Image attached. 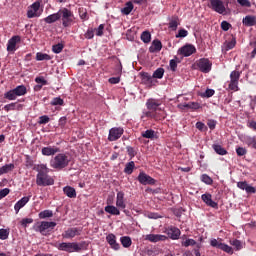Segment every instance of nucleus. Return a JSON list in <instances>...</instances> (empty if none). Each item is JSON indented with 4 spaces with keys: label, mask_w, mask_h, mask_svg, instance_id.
<instances>
[{
    "label": "nucleus",
    "mask_w": 256,
    "mask_h": 256,
    "mask_svg": "<svg viewBox=\"0 0 256 256\" xmlns=\"http://www.w3.org/2000/svg\"><path fill=\"white\" fill-rule=\"evenodd\" d=\"M133 9H134L133 2L128 1L125 4V7L122 8L121 13H123V15H129L131 13V11H133Z\"/></svg>",
    "instance_id": "obj_30"
},
{
    "label": "nucleus",
    "mask_w": 256,
    "mask_h": 256,
    "mask_svg": "<svg viewBox=\"0 0 256 256\" xmlns=\"http://www.w3.org/2000/svg\"><path fill=\"white\" fill-rule=\"evenodd\" d=\"M49 168L47 165H41L40 170L36 176V184L39 187H48L49 185H55V180L49 176Z\"/></svg>",
    "instance_id": "obj_2"
},
{
    "label": "nucleus",
    "mask_w": 256,
    "mask_h": 256,
    "mask_svg": "<svg viewBox=\"0 0 256 256\" xmlns=\"http://www.w3.org/2000/svg\"><path fill=\"white\" fill-rule=\"evenodd\" d=\"M11 190L9 188H4L0 190V199H3L4 197H7L8 193H10Z\"/></svg>",
    "instance_id": "obj_62"
},
{
    "label": "nucleus",
    "mask_w": 256,
    "mask_h": 256,
    "mask_svg": "<svg viewBox=\"0 0 256 256\" xmlns=\"http://www.w3.org/2000/svg\"><path fill=\"white\" fill-rule=\"evenodd\" d=\"M64 101L61 99V97H56L52 100L51 105L57 106V105H63Z\"/></svg>",
    "instance_id": "obj_55"
},
{
    "label": "nucleus",
    "mask_w": 256,
    "mask_h": 256,
    "mask_svg": "<svg viewBox=\"0 0 256 256\" xmlns=\"http://www.w3.org/2000/svg\"><path fill=\"white\" fill-rule=\"evenodd\" d=\"M36 61H51V57L49 56V54L38 52L36 54Z\"/></svg>",
    "instance_id": "obj_36"
},
{
    "label": "nucleus",
    "mask_w": 256,
    "mask_h": 256,
    "mask_svg": "<svg viewBox=\"0 0 256 256\" xmlns=\"http://www.w3.org/2000/svg\"><path fill=\"white\" fill-rule=\"evenodd\" d=\"M229 243H230V245H232V247H234L236 249V251H241V249H243V245L237 239H232L229 241Z\"/></svg>",
    "instance_id": "obj_37"
},
{
    "label": "nucleus",
    "mask_w": 256,
    "mask_h": 256,
    "mask_svg": "<svg viewBox=\"0 0 256 256\" xmlns=\"http://www.w3.org/2000/svg\"><path fill=\"white\" fill-rule=\"evenodd\" d=\"M215 95V90L213 89H207L205 93L202 95V97H213Z\"/></svg>",
    "instance_id": "obj_58"
},
{
    "label": "nucleus",
    "mask_w": 256,
    "mask_h": 256,
    "mask_svg": "<svg viewBox=\"0 0 256 256\" xmlns=\"http://www.w3.org/2000/svg\"><path fill=\"white\" fill-rule=\"evenodd\" d=\"M243 25L246 27H255L256 25V17L248 15L242 20Z\"/></svg>",
    "instance_id": "obj_23"
},
{
    "label": "nucleus",
    "mask_w": 256,
    "mask_h": 256,
    "mask_svg": "<svg viewBox=\"0 0 256 256\" xmlns=\"http://www.w3.org/2000/svg\"><path fill=\"white\" fill-rule=\"evenodd\" d=\"M0 239H2V241H5V239H9V230L0 229Z\"/></svg>",
    "instance_id": "obj_48"
},
{
    "label": "nucleus",
    "mask_w": 256,
    "mask_h": 256,
    "mask_svg": "<svg viewBox=\"0 0 256 256\" xmlns=\"http://www.w3.org/2000/svg\"><path fill=\"white\" fill-rule=\"evenodd\" d=\"M133 169H135V162L131 161L126 164L124 172H126L127 175H131V173H133Z\"/></svg>",
    "instance_id": "obj_41"
},
{
    "label": "nucleus",
    "mask_w": 256,
    "mask_h": 256,
    "mask_svg": "<svg viewBox=\"0 0 256 256\" xmlns=\"http://www.w3.org/2000/svg\"><path fill=\"white\" fill-rule=\"evenodd\" d=\"M179 109H199V103L197 102H189L185 104H179Z\"/></svg>",
    "instance_id": "obj_28"
},
{
    "label": "nucleus",
    "mask_w": 256,
    "mask_h": 256,
    "mask_svg": "<svg viewBox=\"0 0 256 256\" xmlns=\"http://www.w3.org/2000/svg\"><path fill=\"white\" fill-rule=\"evenodd\" d=\"M5 99H8V101H15L17 99V94L15 93V90L12 89L4 94Z\"/></svg>",
    "instance_id": "obj_34"
},
{
    "label": "nucleus",
    "mask_w": 256,
    "mask_h": 256,
    "mask_svg": "<svg viewBox=\"0 0 256 256\" xmlns=\"http://www.w3.org/2000/svg\"><path fill=\"white\" fill-rule=\"evenodd\" d=\"M57 248L59 251H66V253H75L81 251V246H79L76 242H62Z\"/></svg>",
    "instance_id": "obj_4"
},
{
    "label": "nucleus",
    "mask_w": 256,
    "mask_h": 256,
    "mask_svg": "<svg viewBox=\"0 0 256 256\" xmlns=\"http://www.w3.org/2000/svg\"><path fill=\"white\" fill-rule=\"evenodd\" d=\"M197 67L202 73H209L211 67H213V63L207 58H201L197 63Z\"/></svg>",
    "instance_id": "obj_10"
},
{
    "label": "nucleus",
    "mask_w": 256,
    "mask_h": 256,
    "mask_svg": "<svg viewBox=\"0 0 256 256\" xmlns=\"http://www.w3.org/2000/svg\"><path fill=\"white\" fill-rule=\"evenodd\" d=\"M55 227H57V223L55 222L42 221L34 226V230L41 233V235H46L49 229H55Z\"/></svg>",
    "instance_id": "obj_5"
},
{
    "label": "nucleus",
    "mask_w": 256,
    "mask_h": 256,
    "mask_svg": "<svg viewBox=\"0 0 256 256\" xmlns=\"http://www.w3.org/2000/svg\"><path fill=\"white\" fill-rule=\"evenodd\" d=\"M236 153H237L238 157H243V155H247V149H245L243 147H238L236 149Z\"/></svg>",
    "instance_id": "obj_54"
},
{
    "label": "nucleus",
    "mask_w": 256,
    "mask_h": 256,
    "mask_svg": "<svg viewBox=\"0 0 256 256\" xmlns=\"http://www.w3.org/2000/svg\"><path fill=\"white\" fill-rule=\"evenodd\" d=\"M210 245L212 247H216V249H221V251L228 253V255H233V248L225 243L218 241L217 239H212L210 241Z\"/></svg>",
    "instance_id": "obj_9"
},
{
    "label": "nucleus",
    "mask_w": 256,
    "mask_h": 256,
    "mask_svg": "<svg viewBox=\"0 0 256 256\" xmlns=\"http://www.w3.org/2000/svg\"><path fill=\"white\" fill-rule=\"evenodd\" d=\"M196 51L197 49L195 48V46L187 44L178 50V55H182L183 57H191V55H193V53H195Z\"/></svg>",
    "instance_id": "obj_11"
},
{
    "label": "nucleus",
    "mask_w": 256,
    "mask_h": 256,
    "mask_svg": "<svg viewBox=\"0 0 256 256\" xmlns=\"http://www.w3.org/2000/svg\"><path fill=\"white\" fill-rule=\"evenodd\" d=\"M142 81L143 83H153V76L149 75V73H142Z\"/></svg>",
    "instance_id": "obj_44"
},
{
    "label": "nucleus",
    "mask_w": 256,
    "mask_h": 256,
    "mask_svg": "<svg viewBox=\"0 0 256 256\" xmlns=\"http://www.w3.org/2000/svg\"><path fill=\"white\" fill-rule=\"evenodd\" d=\"M237 3H239L241 7H251V2L249 0H237Z\"/></svg>",
    "instance_id": "obj_56"
},
{
    "label": "nucleus",
    "mask_w": 256,
    "mask_h": 256,
    "mask_svg": "<svg viewBox=\"0 0 256 256\" xmlns=\"http://www.w3.org/2000/svg\"><path fill=\"white\" fill-rule=\"evenodd\" d=\"M212 148L214 149L215 153H217V155H227V150L219 144H213Z\"/></svg>",
    "instance_id": "obj_32"
},
{
    "label": "nucleus",
    "mask_w": 256,
    "mask_h": 256,
    "mask_svg": "<svg viewBox=\"0 0 256 256\" xmlns=\"http://www.w3.org/2000/svg\"><path fill=\"white\" fill-rule=\"evenodd\" d=\"M201 180L203 183H206V185H213V179H211V177H209L207 174H203L201 176Z\"/></svg>",
    "instance_id": "obj_47"
},
{
    "label": "nucleus",
    "mask_w": 256,
    "mask_h": 256,
    "mask_svg": "<svg viewBox=\"0 0 256 256\" xmlns=\"http://www.w3.org/2000/svg\"><path fill=\"white\" fill-rule=\"evenodd\" d=\"M52 51L54 53H61V51H63V44L58 43L52 46Z\"/></svg>",
    "instance_id": "obj_50"
},
{
    "label": "nucleus",
    "mask_w": 256,
    "mask_h": 256,
    "mask_svg": "<svg viewBox=\"0 0 256 256\" xmlns=\"http://www.w3.org/2000/svg\"><path fill=\"white\" fill-rule=\"evenodd\" d=\"M30 223H33V218H24L22 219V225L23 227H27Z\"/></svg>",
    "instance_id": "obj_64"
},
{
    "label": "nucleus",
    "mask_w": 256,
    "mask_h": 256,
    "mask_svg": "<svg viewBox=\"0 0 256 256\" xmlns=\"http://www.w3.org/2000/svg\"><path fill=\"white\" fill-rule=\"evenodd\" d=\"M49 217H53V211H51V210H44L39 213L40 219H47Z\"/></svg>",
    "instance_id": "obj_43"
},
{
    "label": "nucleus",
    "mask_w": 256,
    "mask_h": 256,
    "mask_svg": "<svg viewBox=\"0 0 256 256\" xmlns=\"http://www.w3.org/2000/svg\"><path fill=\"white\" fill-rule=\"evenodd\" d=\"M196 129H198L199 131H207V126H205V123L203 122H197Z\"/></svg>",
    "instance_id": "obj_57"
},
{
    "label": "nucleus",
    "mask_w": 256,
    "mask_h": 256,
    "mask_svg": "<svg viewBox=\"0 0 256 256\" xmlns=\"http://www.w3.org/2000/svg\"><path fill=\"white\" fill-rule=\"evenodd\" d=\"M29 199H31V196H24L21 200H19L15 206L14 209L16 213H19V210L23 209L27 203H29Z\"/></svg>",
    "instance_id": "obj_22"
},
{
    "label": "nucleus",
    "mask_w": 256,
    "mask_h": 256,
    "mask_svg": "<svg viewBox=\"0 0 256 256\" xmlns=\"http://www.w3.org/2000/svg\"><path fill=\"white\" fill-rule=\"evenodd\" d=\"M241 77V72L239 71H232L230 74V83H229V89L231 91H237L239 89V79Z\"/></svg>",
    "instance_id": "obj_8"
},
{
    "label": "nucleus",
    "mask_w": 256,
    "mask_h": 256,
    "mask_svg": "<svg viewBox=\"0 0 256 256\" xmlns=\"http://www.w3.org/2000/svg\"><path fill=\"white\" fill-rule=\"evenodd\" d=\"M105 211L106 213H110V215H121V212L115 206H106Z\"/></svg>",
    "instance_id": "obj_33"
},
{
    "label": "nucleus",
    "mask_w": 256,
    "mask_h": 256,
    "mask_svg": "<svg viewBox=\"0 0 256 256\" xmlns=\"http://www.w3.org/2000/svg\"><path fill=\"white\" fill-rule=\"evenodd\" d=\"M225 45H226V51H229V50L233 49L235 47V45H237V40H235V38H233L231 41L226 42Z\"/></svg>",
    "instance_id": "obj_46"
},
{
    "label": "nucleus",
    "mask_w": 256,
    "mask_h": 256,
    "mask_svg": "<svg viewBox=\"0 0 256 256\" xmlns=\"http://www.w3.org/2000/svg\"><path fill=\"white\" fill-rule=\"evenodd\" d=\"M58 13H60V19L62 17L63 27L71 26V23H73V12L67 8H63L59 10Z\"/></svg>",
    "instance_id": "obj_6"
},
{
    "label": "nucleus",
    "mask_w": 256,
    "mask_h": 256,
    "mask_svg": "<svg viewBox=\"0 0 256 256\" xmlns=\"http://www.w3.org/2000/svg\"><path fill=\"white\" fill-rule=\"evenodd\" d=\"M124 199H125V193H123L122 191L118 192L117 199H116V206L119 209H125L127 207Z\"/></svg>",
    "instance_id": "obj_21"
},
{
    "label": "nucleus",
    "mask_w": 256,
    "mask_h": 256,
    "mask_svg": "<svg viewBox=\"0 0 256 256\" xmlns=\"http://www.w3.org/2000/svg\"><path fill=\"white\" fill-rule=\"evenodd\" d=\"M124 130L123 128H112L109 131L108 139L110 141H117V139L121 138V135H123Z\"/></svg>",
    "instance_id": "obj_16"
},
{
    "label": "nucleus",
    "mask_w": 256,
    "mask_h": 256,
    "mask_svg": "<svg viewBox=\"0 0 256 256\" xmlns=\"http://www.w3.org/2000/svg\"><path fill=\"white\" fill-rule=\"evenodd\" d=\"M107 242L109 243V245L111 246L112 249H114L115 251H119L120 249V245L119 243H117L116 237L114 234H109L106 237Z\"/></svg>",
    "instance_id": "obj_20"
},
{
    "label": "nucleus",
    "mask_w": 256,
    "mask_h": 256,
    "mask_svg": "<svg viewBox=\"0 0 256 256\" xmlns=\"http://www.w3.org/2000/svg\"><path fill=\"white\" fill-rule=\"evenodd\" d=\"M15 169V164H6L0 168V176L5 175V173H10Z\"/></svg>",
    "instance_id": "obj_31"
},
{
    "label": "nucleus",
    "mask_w": 256,
    "mask_h": 256,
    "mask_svg": "<svg viewBox=\"0 0 256 256\" xmlns=\"http://www.w3.org/2000/svg\"><path fill=\"white\" fill-rule=\"evenodd\" d=\"M163 75H165V69L163 68H158L156 71L153 73V78L154 79H163Z\"/></svg>",
    "instance_id": "obj_39"
},
{
    "label": "nucleus",
    "mask_w": 256,
    "mask_h": 256,
    "mask_svg": "<svg viewBox=\"0 0 256 256\" xmlns=\"http://www.w3.org/2000/svg\"><path fill=\"white\" fill-rule=\"evenodd\" d=\"M85 39H93L95 37V31L93 28H89L87 32L84 34Z\"/></svg>",
    "instance_id": "obj_49"
},
{
    "label": "nucleus",
    "mask_w": 256,
    "mask_h": 256,
    "mask_svg": "<svg viewBox=\"0 0 256 256\" xmlns=\"http://www.w3.org/2000/svg\"><path fill=\"white\" fill-rule=\"evenodd\" d=\"M81 228L73 227L68 228L64 233L62 234L63 239H73L74 237H77L81 235Z\"/></svg>",
    "instance_id": "obj_14"
},
{
    "label": "nucleus",
    "mask_w": 256,
    "mask_h": 256,
    "mask_svg": "<svg viewBox=\"0 0 256 256\" xmlns=\"http://www.w3.org/2000/svg\"><path fill=\"white\" fill-rule=\"evenodd\" d=\"M16 97H22V95H27V87L25 85H20L14 88Z\"/></svg>",
    "instance_id": "obj_29"
},
{
    "label": "nucleus",
    "mask_w": 256,
    "mask_h": 256,
    "mask_svg": "<svg viewBox=\"0 0 256 256\" xmlns=\"http://www.w3.org/2000/svg\"><path fill=\"white\" fill-rule=\"evenodd\" d=\"M183 247H191L193 245H197V242L194 239H187L186 241L182 242Z\"/></svg>",
    "instance_id": "obj_51"
},
{
    "label": "nucleus",
    "mask_w": 256,
    "mask_h": 256,
    "mask_svg": "<svg viewBox=\"0 0 256 256\" xmlns=\"http://www.w3.org/2000/svg\"><path fill=\"white\" fill-rule=\"evenodd\" d=\"M55 153H59V148L50 146L42 148V155L47 157H49V155H55Z\"/></svg>",
    "instance_id": "obj_26"
},
{
    "label": "nucleus",
    "mask_w": 256,
    "mask_h": 256,
    "mask_svg": "<svg viewBox=\"0 0 256 256\" xmlns=\"http://www.w3.org/2000/svg\"><path fill=\"white\" fill-rule=\"evenodd\" d=\"M146 107L149 110L145 113L146 117L150 119H165V112L161 109V100L150 98L146 102Z\"/></svg>",
    "instance_id": "obj_1"
},
{
    "label": "nucleus",
    "mask_w": 256,
    "mask_h": 256,
    "mask_svg": "<svg viewBox=\"0 0 256 256\" xmlns=\"http://www.w3.org/2000/svg\"><path fill=\"white\" fill-rule=\"evenodd\" d=\"M202 201L208 205V207H212V209H218L219 204L217 202L213 201L211 194H203L202 195Z\"/></svg>",
    "instance_id": "obj_18"
},
{
    "label": "nucleus",
    "mask_w": 256,
    "mask_h": 256,
    "mask_svg": "<svg viewBox=\"0 0 256 256\" xmlns=\"http://www.w3.org/2000/svg\"><path fill=\"white\" fill-rule=\"evenodd\" d=\"M189 35V32L185 29H180L178 34H176V39L187 37Z\"/></svg>",
    "instance_id": "obj_53"
},
{
    "label": "nucleus",
    "mask_w": 256,
    "mask_h": 256,
    "mask_svg": "<svg viewBox=\"0 0 256 256\" xmlns=\"http://www.w3.org/2000/svg\"><path fill=\"white\" fill-rule=\"evenodd\" d=\"M177 63H181V61H179V58H177V56H175V59L170 60L171 71H177Z\"/></svg>",
    "instance_id": "obj_45"
},
{
    "label": "nucleus",
    "mask_w": 256,
    "mask_h": 256,
    "mask_svg": "<svg viewBox=\"0 0 256 256\" xmlns=\"http://www.w3.org/2000/svg\"><path fill=\"white\" fill-rule=\"evenodd\" d=\"M59 19H61V13L57 12L44 18V21L45 23L51 24L59 21Z\"/></svg>",
    "instance_id": "obj_27"
},
{
    "label": "nucleus",
    "mask_w": 256,
    "mask_h": 256,
    "mask_svg": "<svg viewBox=\"0 0 256 256\" xmlns=\"http://www.w3.org/2000/svg\"><path fill=\"white\" fill-rule=\"evenodd\" d=\"M69 162V156L64 153H60L50 160V166L52 169L61 171V169H65V167L69 165Z\"/></svg>",
    "instance_id": "obj_3"
},
{
    "label": "nucleus",
    "mask_w": 256,
    "mask_h": 256,
    "mask_svg": "<svg viewBox=\"0 0 256 256\" xmlns=\"http://www.w3.org/2000/svg\"><path fill=\"white\" fill-rule=\"evenodd\" d=\"M105 29V25L100 24L99 27L96 29L97 37H101L103 35V30Z\"/></svg>",
    "instance_id": "obj_59"
},
{
    "label": "nucleus",
    "mask_w": 256,
    "mask_h": 256,
    "mask_svg": "<svg viewBox=\"0 0 256 256\" xmlns=\"http://www.w3.org/2000/svg\"><path fill=\"white\" fill-rule=\"evenodd\" d=\"M163 49V44L159 40H153L149 48L150 53H157Z\"/></svg>",
    "instance_id": "obj_24"
},
{
    "label": "nucleus",
    "mask_w": 256,
    "mask_h": 256,
    "mask_svg": "<svg viewBox=\"0 0 256 256\" xmlns=\"http://www.w3.org/2000/svg\"><path fill=\"white\" fill-rule=\"evenodd\" d=\"M142 137H144V139H155V130H146L142 133Z\"/></svg>",
    "instance_id": "obj_42"
},
{
    "label": "nucleus",
    "mask_w": 256,
    "mask_h": 256,
    "mask_svg": "<svg viewBox=\"0 0 256 256\" xmlns=\"http://www.w3.org/2000/svg\"><path fill=\"white\" fill-rule=\"evenodd\" d=\"M49 121H50L49 116L44 115V116H41V117L39 118L38 123H39V125H46V123H49Z\"/></svg>",
    "instance_id": "obj_52"
},
{
    "label": "nucleus",
    "mask_w": 256,
    "mask_h": 256,
    "mask_svg": "<svg viewBox=\"0 0 256 256\" xmlns=\"http://www.w3.org/2000/svg\"><path fill=\"white\" fill-rule=\"evenodd\" d=\"M41 8V1H36L34 2L31 6L30 9L27 11V17L28 19H33V17H39V9Z\"/></svg>",
    "instance_id": "obj_13"
},
{
    "label": "nucleus",
    "mask_w": 256,
    "mask_h": 256,
    "mask_svg": "<svg viewBox=\"0 0 256 256\" xmlns=\"http://www.w3.org/2000/svg\"><path fill=\"white\" fill-rule=\"evenodd\" d=\"M120 241L122 243V246L125 247L126 249L129 248L130 245H132L131 237L129 236H124L120 238Z\"/></svg>",
    "instance_id": "obj_35"
},
{
    "label": "nucleus",
    "mask_w": 256,
    "mask_h": 256,
    "mask_svg": "<svg viewBox=\"0 0 256 256\" xmlns=\"http://www.w3.org/2000/svg\"><path fill=\"white\" fill-rule=\"evenodd\" d=\"M120 81H121L120 77H112V78H109V80H108V82L111 85H117V83H119Z\"/></svg>",
    "instance_id": "obj_63"
},
{
    "label": "nucleus",
    "mask_w": 256,
    "mask_h": 256,
    "mask_svg": "<svg viewBox=\"0 0 256 256\" xmlns=\"http://www.w3.org/2000/svg\"><path fill=\"white\" fill-rule=\"evenodd\" d=\"M146 241H150V243H159V241L167 240V236L161 234H148L145 236Z\"/></svg>",
    "instance_id": "obj_17"
},
{
    "label": "nucleus",
    "mask_w": 256,
    "mask_h": 256,
    "mask_svg": "<svg viewBox=\"0 0 256 256\" xmlns=\"http://www.w3.org/2000/svg\"><path fill=\"white\" fill-rule=\"evenodd\" d=\"M178 26H179V17L172 18V20L169 22V28L172 29L173 31H177Z\"/></svg>",
    "instance_id": "obj_38"
},
{
    "label": "nucleus",
    "mask_w": 256,
    "mask_h": 256,
    "mask_svg": "<svg viewBox=\"0 0 256 256\" xmlns=\"http://www.w3.org/2000/svg\"><path fill=\"white\" fill-rule=\"evenodd\" d=\"M138 181L141 185H155V183H157L153 177L145 174V172H140L138 175Z\"/></svg>",
    "instance_id": "obj_12"
},
{
    "label": "nucleus",
    "mask_w": 256,
    "mask_h": 256,
    "mask_svg": "<svg viewBox=\"0 0 256 256\" xmlns=\"http://www.w3.org/2000/svg\"><path fill=\"white\" fill-rule=\"evenodd\" d=\"M141 39L143 43H151V32L150 31H144L141 34Z\"/></svg>",
    "instance_id": "obj_40"
},
{
    "label": "nucleus",
    "mask_w": 256,
    "mask_h": 256,
    "mask_svg": "<svg viewBox=\"0 0 256 256\" xmlns=\"http://www.w3.org/2000/svg\"><path fill=\"white\" fill-rule=\"evenodd\" d=\"M63 191H64L65 195L67 197H69L70 199H75V197H77V191L75 190V188H73L71 186L64 187Z\"/></svg>",
    "instance_id": "obj_25"
},
{
    "label": "nucleus",
    "mask_w": 256,
    "mask_h": 256,
    "mask_svg": "<svg viewBox=\"0 0 256 256\" xmlns=\"http://www.w3.org/2000/svg\"><path fill=\"white\" fill-rule=\"evenodd\" d=\"M21 42V36H13L7 44V51L9 53H14L17 51V44Z\"/></svg>",
    "instance_id": "obj_15"
},
{
    "label": "nucleus",
    "mask_w": 256,
    "mask_h": 256,
    "mask_svg": "<svg viewBox=\"0 0 256 256\" xmlns=\"http://www.w3.org/2000/svg\"><path fill=\"white\" fill-rule=\"evenodd\" d=\"M221 29L223 31H227L228 29H231V24L229 22H227V21H223L221 23Z\"/></svg>",
    "instance_id": "obj_60"
},
{
    "label": "nucleus",
    "mask_w": 256,
    "mask_h": 256,
    "mask_svg": "<svg viewBox=\"0 0 256 256\" xmlns=\"http://www.w3.org/2000/svg\"><path fill=\"white\" fill-rule=\"evenodd\" d=\"M166 233L170 239H179V237L181 236V230H179V228L173 227V226L169 227L166 230Z\"/></svg>",
    "instance_id": "obj_19"
},
{
    "label": "nucleus",
    "mask_w": 256,
    "mask_h": 256,
    "mask_svg": "<svg viewBox=\"0 0 256 256\" xmlns=\"http://www.w3.org/2000/svg\"><path fill=\"white\" fill-rule=\"evenodd\" d=\"M210 4L208 7L212 9V11H215L216 13H219V15H225L227 13V8H225V3L223 0H209Z\"/></svg>",
    "instance_id": "obj_7"
},
{
    "label": "nucleus",
    "mask_w": 256,
    "mask_h": 256,
    "mask_svg": "<svg viewBox=\"0 0 256 256\" xmlns=\"http://www.w3.org/2000/svg\"><path fill=\"white\" fill-rule=\"evenodd\" d=\"M35 81L38 83V85H47V80H45V78H43V76L41 77H36Z\"/></svg>",
    "instance_id": "obj_61"
}]
</instances>
